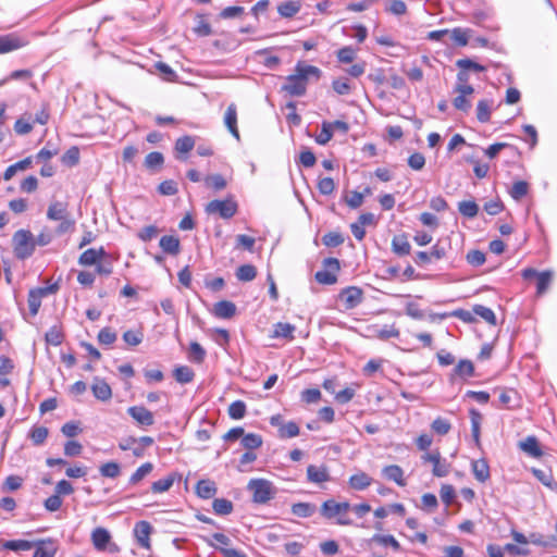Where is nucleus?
Listing matches in <instances>:
<instances>
[{
    "label": "nucleus",
    "mask_w": 557,
    "mask_h": 557,
    "mask_svg": "<svg viewBox=\"0 0 557 557\" xmlns=\"http://www.w3.org/2000/svg\"><path fill=\"white\" fill-rule=\"evenodd\" d=\"M347 308H354L362 300V292L358 287H348L342 293Z\"/></svg>",
    "instance_id": "412c9836"
},
{
    "label": "nucleus",
    "mask_w": 557,
    "mask_h": 557,
    "mask_svg": "<svg viewBox=\"0 0 557 557\" xmlns=\"http://www.w3.org/2000/svg\"><path fill=\"white\" fill-rule=\"evenodd\" d=\"M455 372L461 376H471L474 372L473 363L470 360H461L456 366Z\"/></svg>",
    "instance_id": "052dcab7"
},
{
    "label": "nucleus",
    "mask_w": 557,
    "mask_h": 557,
    "mask_svg": "<svg viewBox=\"0 0 557 557\" xmlns=\"http://www.w3.org/2000/svg\"><path fill=\"white\" fill-rule=\"evenodd\" d=\"M425 164V158L422 153L420 152H414L412 153L409 158H408V165L414 170V171H420L423 169Z\"/></svg>",
    "instance_id": "774afa93"
},
{
    "label": "nucleus",
    "mask_w": 557,
    "mask_h": 557,
    "mask_svg": "<svg viewBox=\"0 0 557 557\" xmlns=\"http://www.w3.org/2000/svg\"><path fill=\"white\" fill-rule=\"evenodd\" d=\"M449 35L456 45L465 47L469 42L471 30L457 27L454 28L453 30H449Z\"/></svg>",
    "instance_id": "7c9ffc66"
},
{
    "label": "nucleus",
    "mask_w": 557,
    "mask_h": 557,
    "mask_svg": "<svg viewBox=\"0 0 557 557\" xmlns=\"http://www.w3.org/2000/svg\"><path fill=\"white\" fill-rule=\"evenodd\" d=\"M49 431L46 426H36L30 433L29 437L35 445H41L48 437Z\"/></svg>",
    "instance_id": "3c124183"
},
{
    "label": "nucleus",
    "mask_w": 557,
    "mask_h": 557,
    "mask_svg": "<svg viewBox=\"0 0 557 557\" xmlns=\"http://www.w3.org/2000/svg\"><path fill=\"white\" fill-rule=\"evenodd\" d=\"M278 433L283 438L295 437L299 434V426L295 422L290 421L281 425Z\"/></svg>",
    "instance_id": "4d7b16f0"
},
{
    "label": "nucleus",
    "mask_w": 557,
    "mask_h": 557,
    "mask_svg": "<svg viewBox=\"0 0 557 557\" xmlns=\"http://www.w3.org/2000/svg\"><path fill=\"white\" fill-rule=\"evenodd\" d=\"M25 42L14 36H0V53H7L23 47Z\"/></svg>",
    "instance_id": "5701e85b"
},
{
    "label": "nucleus",
    "mask_w": 557,
    "mask_h": 557,
    "mask_svg": "<svg viewBox=\"0 0 557 557\" xmlns=\"http://www.w3.org/2000/svg\"><path fill=\"white\" fill-rule=\"evenodd\" d=\"M32 165V157H27L9 168L3 173V180L10 181L18 171H25Z\"/></svg>",
    "instance_id": "a878e982"
},
{
    "label": "nucleus",
    "mask_w": 557,
    "mask_h": 557,
    "mask_svg": "<svg viewBox=\"0 0 557 557\" xmlns=\"http://www.w3.org/2000/svg\"><path fill=\"white\" fill-rule=\"evenodd\" d=\"M322 242L327 247H337L343 244L344 238L339 233L330 232L323 236Z\"/></svg>",
    "instance_id": "e2e57ef3"
},
{
    "label": "nucleus",
    "mask_w": 557,
    "mask_h": 557,
    "mask_svg": "<svg viewBox=\"0 0 557 557\" xmlns=\"http://www.w3.org/2000/svg\"><path fill=\"white\" fill-rule=\"evenodd\" d=\"M518 446L522 451L531 457L540 458L543 455L539 441L535 436H528L525 440L520 441Z\"/></svg>",
    "instance_id": "ddd939ff"
},
{
    "label": "nucleus",
    "mask_w": 557,
    "mask_h": 557,
    "mask_svg": "<svg viewBox=\"0 0 557 557\" xmlns=\"http://www.w3.org/2000/svg\"><path fill=\"white\" fill-rule=\"evenodd\" d=\"M307 478L312 483H323L330 480L329 470L325 466L317 467L314 465H310L307 468Z\"/></svg>",
    "instance_id": "f3484780"
},
{
    "label": "nucleus",
    "mask_w": 557,
    "mask_h": 557,
    "mask_svg": "<svg viewBox=\"0 0 557 557\" xmlns=\"http://www.w3.org/2000/svg\"><path fill=\"white\" fill-rule=\"evenodd\" d=\"M471 466L473 475L479 482L484 483L490 479V467L485 459L473 460Z\"/></svg>",
    "instance_id": "aec40b11"
},
{
    "label": "nucleus",
    "mask_w": 557,
    "mask_h": 557,
    "mask_svg": "<svg viewBox=\"0 0 557 557\" xmlns=\"http://www.w3.org/2000/svg\"><path fill=\"white\" fill-rule=\"evenodd\" d=\"M195 140L191 136L180 137L175 143V150L180 153H187L193 150Z\"/></svg>",
    "instance_id": "49530a36"
},
{
    "label": "nucleus",
    "mask_w": 557,
    "mask_h": 557,
    "mask_svg": "<svg viewBox=\"0 0 557 557\" xmlns=\"http://www.w3.org/2000/svg\"><path fill=\"white\" fill-rule=\"evenodd\" d=\"M458 210L466 218H474L479 212V206L472 200L461 201Z\"/></svg>",
    "instance_id": "ea45409f"
},
{
    "label": "nucleus",
    "mask_w": 557,
    "mask_h": 557,
    "mask_svg": "<svg viewBox=\"0 0 557 557\" xmlns=\"http://www.w3.org/2000/svg\"><path fill=\"white\" fill-rule=\"evenodd\" d=\"M46 341L50 345L59 346L63 341V333H62L61 329L58 326H52L46 333Z\"/></svg>",
    "instance_id": "13d9d810"
},
{
    "label": "nucleus",
    "mask_w": 557,
    "mask_h": 557,
    "mask_svg": "<svg viewBox=\"0 0 557 557\" xmlns=\"http://www.w3.org/2000/svg\"><path fill=\"white\" fill-rule=\"evenodd\" d=\"M470 419H471V430H472V436L475 442V444L480 445V429H481V422H482V414L474 408L470 409Z\"/></svg>",
    "instance_id": "c85d7f7f"
},
{
    "label": "nucleus",
    "mask_w": 557,
    "mask_h": 557,
    "mask_svg": "<svg viewBox=\"0 0 557 557\" xmlns=\"http://www.w3.org/2000/svg\"><path fill=\"white\" fill-rule=\"evenodd\" d=\"M321 71L317 66L308 65L304 62H298L295 67V73L286 77V83L282 89L290 96H302L307 90L309 77L313 76L320 78Z\"/></svg>",
    "instance_id": "f257e3e1"
},
{
    "label": "nucleus",
    "mask_w": 557,
    "mask_h": 557,
    "mask_svg": "<svg viewBox=\"0 0 557 557\" xmlns=\"http://www.w3.org/2000/svg\"><path fill=\"white\" fill-rule=\"evenodd\" d=\"M135 536L138 541V543L145 547H150V540L149 536L151 534V525L147 521H139L134 529Z\"/></svg>",
    "instance_id": "dca6fc26"
},
{
    "label": "nucleus",
    "mask_w": 557,
    "mask_h": 557,
    "mask_svg": "<svg viewBox=\"0 0 557 557\" xmlns=\"http://www.w3.org/2000/svg\"><path fill=\"white\" fill-rule=\"evenodd\" d=\"M99 471H100L102 476L112 478L113 479V478H116V476L120 475L121 468H120V465L117 462L110 461V462L103 463L99 468Z\"/></svg>",
    "instance_id": "c03bdc74"
},
{
    "label": "nucleus",
    "mask_w": 557,
    "mask_h": 557,
    "mask_svg": "<svg viewBox=\"0 0 557 557\" xmlns=\"http://www.w3.org/2000/svg\"><path fill=\"white\" fill-rule=\"evenodd\" d=\"M174 377L178 383L186 384L193 381L194 371L187 366L177 367L174 370Z\"/></svg>",
    "instance_id": "c9c22d12"
},
{
    "label": "nucleus",
    "mask_w": 557,
    "mask_h": 557,
    "mask_svg": "<svg viewBox=\"0 0 557 557\" xmlns=\"http://www.w3.org/2000/svg\"><path fill=\"white\" fill-rule=\"evenodd\" d=\"M350 509V504L347 502L336 503L333 499L325 500L321 506V513L327 518L332 519L337 515H342L347 512Z\"/></svg>",
    "instance_id": "0eeeda50"
},
{
    "label": "nucleus",
    "mask_w": 557,
    "mask_h": 557,
    "mask_svg": "<svg viewBox=\"0 0 557 557\" xmlns=\"http://www.w3.org/2000/svg\"><path fill=\"white\" fill-rule=\"evenodd\" d=\"M154 67L158 70V72L163 76L165 81L174 82L176 78L175 72L163 62H157L154 64Z\"/></svg>",
    "instance_id": "0e129e2a"
},
{
    "label": "nucleus",
    "mask_w": 557,
    "mask_h": 557,
    "mask_svg": "<svg viewBox=\"0 0 557 557\" xmlns=\"http://www.w3.org/2000/svg\"><path fill=\"white\" fill-rule=\"evenodd\" d=\"M255 238L245 234H239L236 236V248H243L248 251H252L255 246Z\"/></svg>",
    "instance_id": "680f3d73"
},
{
    "label": "nucleus",
    "mask_w": 557,
    "mask_h": 557,
    "mask_svg": "<svg viewBox=\"0 0 557 557\" xmlns=\"http://www.w3.org/2000/svg\"><path fill=\"white\" fill-rule=\"evenodd\" d=\"M410 244L405 235L394 236L392 249L398 256H407L410 252Z\"/></svg>",
    "instance_id": "cd10ccee"
},
{
    "label": "nucleus",
    "mask_w": 557,
    "mask_h": 557,
    "mask_svg": "<svg viewBox=\"0 0 557 557\" xmlns=\"http://www.w3.org/2000/svg\"><path fill=\"white\" fill-rule=\"evenodd\" d=\"M242 444L247 449H256L262 445V437L255 433H249L243 436Z\"/></svg>",
    "instance_id": "8fccbe9b"
},
{
    "label": "nucleus",
    "mask_w": 557,
    "mask_h": 557,
    "mask_svg": "<svg viewBox=\"0 0 557 557\" xmlns=\"http://www.w3.org/2000/svg\"><path fill=\"white\" fill-rule=\"evenodd\" d=\"M333 136V129L330 125V122H323L321 125V133L315 137V141L319 145H326Z\"/></svg>",
    "instance_id": "5fc2aeb1"
},
{
    "label": "nucleus",
    "mask_w": 557,
    "mask_h": 557,
    "mask_svg": "<svg viewBox=\"0 0 557 557\" xmlns=\"http://www.w3.org/2000/svg\"><path fill=\"white\" fill-rule=\"evenodd\" d=\"M301 3L299 0H289L281 3L277 7V11L283 17H293L300 11Z\"/></svg>",
    "instance_id": "393cba45"
},
{
    "label": "nucleus",
    "mask_w": 557,
    "mask_h": 557,
    "mask_svg": "<svg viewBox=\"0 0 557 557\" xmlns=\"http://www.w3.org/2000/svg\"><path fill=\"white\" fill-rule=\"evenodd\" d=\"M213 313L221 319H231L236 313V306L232 301L221 300L214 305Z\"/></svg>",
    "instance_id": "6ab92c4d"
},
{
    "label": "nucleus",
    "mask_w": 557,
    "mask_h": 557,
    "mask_svg": "<svg viewBox=\"0 0 557 557\" xmlns=\"http://www.w3.org/2000/svg\"><path fill=\"white\" fill-rule=\"evenodd\" d=\"M127 413L136 421L138 425L150 426L154 423L153 413L144 406H133L127 409Z\"/></svg>",
    "instance_id": "423d86ee"
},
{
    "label": "nucleus",
    "mask_w": 557,
    "mask_h": 557,
    "mask_svg": "<svg viewBox=\"0 0 557 557\" xmlns=\"http://www.w3.org/2000/svg\"><path fill=\"white\" fill-rule=\"evenodd\" d=\"M203 181L208 187L214 190H222L227 185L225 178L221 174L208 175Z\"/></svg>",
    "instance_id": "58836bf2"
},
{
    "label": "nucleus",
    "mask_w": 557,
    "mask_h": 557,
    "mask_svg": "<svg viewBox=\"0 0 557 557\" xmlns=\"http://www.w3.org/2000/svg\"><path fill=\"white\" fill-rule=\"evenodd\" d=\"M318 189L322 195H331L335 190V183L331 177H323L318 182Z\"/></svg>",
    "instance_id": "338daca9"
},
{
    "label": "nucleus",
    "mask_w": 557,
    "mask_h": 557,
    "mask_svg": "<svg viewBox=\"0 0 557 557\" xmlns=\"http://www.w3.org/2000/svg\"><path fill=\"white\" fill-rule=\"evenodd\" d=\"M473 312L480 318H482L484 321H486L488 324L496 325V315L492 309L482 305H476L473 307Z\"/></svg>",
    "instance_id": "4c0bfd02"
},
{
    "label": "nucleus",
    "mask_w": 557,
    "mask_h": 557,
    "mask_svg": "<svg viewBox=\"0 0 557 557\" xmlns=\"http://www.w3.org/2000/svg\"><path fill=\"white\" fill-rule=\"evenodd\" d=\"M174 481H175V474L174 473L169 474L166 478H163L161 480L153 482L151 485V491L153 493H164L172 487Z\"/></svg>",
    "instance_id": "72a5a7b5"
},
{
    "label": "nucleus",
    "mask_w": 557,
    "mask_h": 557,
    "mask_svg": "<svg viewBox=\"0 0 557 557\" xmlns=\"http://www.w3.org/2000/svg\"><path fill=\"white\" fill-rule=\"evenodd\" d=\"M295 326L289 323L278 322L274 325L273 337H284L287 339L294 338Z\"/></svg>",
    "instance_id": "2f4dec72"
},
{
    "label": "nucleus",
    "mask_w": 557,
    "mask_h": 557,
    "mask_svg": "<svg viewBox=\"0 0 557 557\" xmlns=\"http://www.w3.org/2000/svg\"><path fill=\"white\" fill-rule=\"evenodd\" d=\"M206 357V350L197 342H191L189 345L188 358L193 362L201 363Z\"/></svg>",
    "instance_id": "a19ab883"
},
{
    "label": "nucleus",
    "mask_w": 557,
    "mask_h": 557,
    "mask_svg": "<svg viewBox=\"0 0 557 557\" xmlns=\"http://www.w3.org/2000/svg\"><path fill=\"white\" fill-rule=\"evenodd\" d=\"M13 251L17 259L29 258L35 251V238L27 230H18L12 237Z\"/></svg>",
    "instance_id": "7ed1b4c3"
},
{
    "label": "nucleus",
    "mask_w": 557,
    "mask_h": 557,
    "mask_svg": "<svg viewBox=\"0 0 557 557\" xmlns=\"http://www.w3.org/2000/svg\"><path fill=\"white\" fill-rule=\"evenodd\" d=\"M224 124L230 133L239 140V132L237 128V110L234 103L230 104L225 111Z\"/></svg>",
    "instance_id": "4468645a"
},
{
    "label": "nucleus",
    "mask_w": 557,
    "mask_h": 557,
    "mask_svg": "<svg viewBox=\"0 0 557 557\" xmlns=\"http://www.w3.org/2000/svg\"><path fill=\"white\" fill-rule=\"evenodd\" d=\"M382 473L388 481L395 482L399 486H405L404 470L397 465H389L383 468Z\"/></svg>",
    "instance_id": "a211bd4d"
},
{
    "label": "nucleus",
    "mask_w": 557,
    "mask_h": 557,
    "mask_svg": "<svg viewBox=\"0 0 557 557\" xmlns=\"http://www.w3.org/2000/svg\"><path fill=\"white\" fill-rule=\"evenodd\" d=\"M431 429L438 435H446L450 431L451 424L448 420L438 417L432 422Z\"/></svg>",
    "instance_id": "09e8293b"
},
{
    "label": "nucleus",
    "mask_w": 557,
    "mask_h": 557,
    "mask_svg": "<svg viewBox=\"0 0 557 557\" xmlns=\"http://www.w3.org/2000/svg\"><path fill=\"white\" fill-rule=\"evenodd\" d=\"M455 91L458 96L454 99L453 104L457 110L468 112L471 108V102L468 99V96H471L474 92L472 86H462L461 88H455Z\"/></svg>",
    "instance_id": "6e6552de"
},
{
    "label": "nucleus",
    "mask_w": 557,
    "mask_h": 557,
    "mask_svg": "<svg viewBox=\"0 0 557 557\" xmlns=\"http://www.w3.org/2000/svg\"><path fill=\"white\" fill-rule=\"evenodd\" d=\"M104 256L106 250L103 247H100L99 249L89 248L79 256L78 263L84 267L95 265Z\"/></svg>",
    "instance_id": "9b49d317"
},
{
    "label": "nucleus",
    "mask_w": 557,
    "mask_h": 557,
    "mask_svg": "<svg viewBox=\"0 0 557 557\" xmlns=\"http://www.w3.org/2000/svg\"><path fill=\"white\" fill-rule=\"evenodd\" d=\"M247 490L252 495V502L256 504H267L276 494L273 483L267 479H251L247 484Z\"/></svg>",
    "instance_id": "f03ea898"
},
{
    "label": "nucleus",
    "mask_w": 557,
    "mask_h": 557,
    "mask_svg": "<svg viewBox=\"0 0 557 557\" xmlns=\"http://www.w3.org/2000/svg\"><path fill=\"white\" fill-rule=\"evenodd\" d=\"M42 293L36 288L32 289L28 294V308L33 315L38 313V310L41 306Z\"/></svg>",
    "instance_id": "473e14b6"
},
{
    "label": "nucleus",
    "mask_w": 557,
    "mask_h": 557,
    "mask_svg": "<svg viewBox=\"0 0 557 557\" xmlns=\"http://www.w3.org/2000/svg\"><path fill=\"white\" fill-rule=\"evenodd\" d=\"M212 508L216 515L225 516L233 511V504L225 498H216L213 500Z\"/></svg>",
    "instance_id": "e433bc0d"
},
{
    "label": "nucleus",
    "mask_w": 557,
    "mask_h": 557,
    "mask_svg": "<svg viewBox=\"0 0 557 557\" xmlns=\"http://www.w3.org/2000/svg\"><path fill=\"white\" fill-rule=\"evenodd\" d=\"M492 101L480 100L476 106V119L481 123H487L491 120Z\"/></svg>",
    "instance_id": "c756f323"
},
{
    "label": "nucleus",
    "mask_w": 557,
    "mask_h": 557,
    "mask_svg": "<svg viewBox=\"0 0 557 557\" xmlns=\"http://www.w3.org/2000/svg\"><path fill=\"white\" fill-rule=\"evenodd\" d=\"M257 275V270L251 264H243L236 271V277L242 282H250Z\"/></svg>",
    "instance_id": "f704fd0d"
},
{
    "label": "nucleus",
    "mask_w": 557,
    "mask_h": 557,
    "mask_svg": "<svg viewBox=\"0 0 557 557\" xmlns=\"http://www.w3.org/2000/svg\"><path fill=\"white\" fill-rule=\"evenodd\" d=\"M143 333L140 331H126L123 334V339L131 346H137L143 342Z\"/></svg>",
    "instance_id": "69168bd1"
},
{
    "label": "nucleus",
    "mask_w": 557,
    "mask_h": 557,
    "mask_svg": "<svg viewBox=\"0 0 557 557\" xmlns=\"http://www.w3.org/2000/svg\"><path fill=\"white\" fill-rule=\"evenodd\" d=\"M163 162H164L163 154L158 151L150 152L145 158V166L147 169L159 168L163 164Z\"/></svg>",
    "instance_id": "864d4df0"
},
{
    "label": "nucleus",
    "mask_w": 557,
    "mask_h": 557,
    "mask_svg": "<svg viewBox=\"0 0 557 557\" xmlns=\"http://www.w3.org/2000/svg\"><path fill=\"white\" fill-rule=\"evenodd\" d=\"M372 479L364 472H359L350 476L349 485L357 491L366 490L371 485Z\"/></svg>",
    "instance_id": "bb28decb"
},
{
    "label": "nucleus",
    "mask_w": 557,
    "mask_h": 557,
    "mask_svg": "<svg viewBox=\"0 0 557 557\" xmlns=\"http://www.w3.org/2000/svg\"><path fill=\"white\" fill-rule=\"evenodd\" d=\"M292 512L297 517L307 518L314 512V506L309 503H297L292 506Z\"/></svg>",
    "instance_id": "37998d69"
},
{
    "label": "nucleus",
    "mask_w": 557,
    "mask_h": 557,
    "mask_svg": "<svg viewBox=\"0 0 557 557\" xmlns=\"http://www.w3.org/2000/svg\"><path fill=\"white\" fill-rule=\"evenodd\" d=\"M111 541L109 531L104 528H96L91 532V542L97 550H104Z\"/></svg>",
    "instance_id": "2eb2a0df"
},
{
    "label": "nucleus",
    "mask_w": 557,
    "mask_h": 557,
    "mask_svg": "<svg viewBox=\"0 0 557 557\" xmlns=\"http://www.w3.org/2000/svg\"><path fill=\"white\" fill-rule=\"evenodd\" d=\"M552 280H553V272L552 271H544V272H541L539 275H537V284H536V287H537V294L539 295H542L544 294L550 283H552Z\"/></svg>",
    "instance_id": "79ce46f5"
},
{
    "label": "nucleus",
    "mask_w": 557,
    "mask_h": 557,
    "mask_svg": "<svg viewBox=\"0 0 557 557\" xmlns=\"http://www.w3.org/2000/svg\"><path fill=\"white\" fill-rule=\"evenodd\" d=\"M196 493L199 497L208 499L216 494V486L210 480H200L196 485Z\"/></svg>",
    "instance_id": "4be33fe9"
},
{
    "label": "nucleus",
    "mask_w": 557,
    "mask_h": 557,
    "mask_svg": "<svg viewBox=\"0 0 557 557\" xmlns=\"http://www.w3.org/2000/svg\"><path fill=\"white\" fill-rule=\"evenodd\" d=\"M424 463L432 465V473L434 476L444 478L450 471V463L443 459L438 450L426 451L421 456Z\"/></svg>",
    "instance_id": "39448f33"
},
{
    "label": "nucleus",
    "mask_w": 557,
    "mask_h": 557,
    "mask_svg": "<svg viewBox=\"0 0 557 557\" xmlns=\"http://www.w3.org/2000/svg\"><path fill=\"white\" fill-rule=\"evenodd\" d=\"M32 547H34L33 542L25 541V540H13V541H7L3 543V548L10 549V550H28Z\"/></svg>",
    "instance_id": "a18cd8bd"
},
{
    "label": "nucleus",
    "mask_w": 557,
    "mask_h": 557,
    "mask_svg": "<svg viewBox=\"0 0 557 557\" xmlns=\"http://www.w3.org/2000/svg\"><path fill=\"white\" fill-rule=\"evenodd\" d=\"M153 469L151 462H146L141 465L131 476L129 482L132 484H137L140 482L146 475H148Z\"/></svg>",
    "instance_id": "de8ad7c7"
},
{
    "label": "nucleus",
    "mask_w": 557,
    "mask_h": 557,
    "mask_svg": "<svg viewBox=\"0 0 557 557\" xmlns=\"http://www.w3.org/2000/svg\"><path fill=\"white\" fill-rule=\"evenodd\" d=\"M91 391L94 396L101 401H107L112 397V389L110 385L100 377L94 379Z\"/></svg>",
    "instance_id": "9d476101"
},
{
    "label": "nucleus",
    "mask_w": 557,
    "mask_h": 557,
    "mask_svg": "<svg viewBox=\"0 0 557 557\" xmlns=\"http://www.w3.org/2000/svg\"><path fill=\"white\" fill-rule=\"evenodd\" d=\"M98 341L100 344L111 345L116 341V333L110 327H103L98 333Z\"/></svg>",
    "instance_id": "bf43d9fd"
},
{
    "label": "nucleus",
    "mask_w": 557,
    "mask_h": 557,
    "mask_svg": "<svg viewBox=\"0 0 557 557\" xmlns=\"http://www.w3.org/2000/svg\"><path fill=\"white\" fill-rule=\"evenodd\" d=\"M160 247L164 252L175 256L180 252V239L171 235L162 236Z\"/></svg>",
    "instance_id": "b1692460"
},
{
    "label": "nucleus",
    "mask_w": 557,
    "mask_h": 557,
    "mask_svg": "<svg viewBox=\"0 0 557 557\" xmlns=\"http://www.w3.org/2000/svg\"><path fill=\"white\" fill-rule=\"evenodd\" d=\"M246 413V405L242 400L232 403L228 407V414L232 419L238 420L244 418Z\"/></svg>",
    "instance_id": "603ef678"
},
{
    "label": "nucleus",
    "mask_w": 557,
    "mask_h": 557,
    "mask_svg": "<svg viewBox=\"0 0 557 557\" xmlns=\"http://www.w3.org/2000/svg\"><path fill=\"white\" fill-rule=\"evenodd\" d=\"M70 215L67 203L62 201L51 202L47 210V218L52 221L65 220Z\"/></svg>",
    "instance_id": "f8f14e48"
},
{
    "label": "nucleus",
    "mask_w": 557,
    "mask_h": 557,
    "mask_svg": "<svg viewBox=\"0 0 557 557\" xmlns=\"http://www.w3.org/2000/svg\"><path fill=\"white\" fill-rule=\"evenodd\" d=\"M206 212L208 214H219L222 219H231L237 212V203L231 198L215 199L207 203Z\"/></svg>",
    "instance_id": "20e7f679"
},
{
    "label": "nucleus",
    "mask_w": 557,
    "mask_h": 557,
    "mask_svg": "<svg viewBox=\"0 0 557 557\" xmlns=\"http://www.w3.org/2000/svg\"><path fill=\"white\" fill-rule=\"evenodd\" d=\"M528 190H529L528 183L524 181H518V182L513 183L511 190H510V196L513 199L519 200L528 194Z\"/></svg>",
    "instance_id": "6e6d98bb"
},
{
    "label": "nucleus",
    "mask_w": 557,
    "mask_h": 557,
    "mask_svg": "<svg viewBox=\"0 0 557 557\" xmlns=\"http://www.w3.org/2000/svg\"><path fill=\"white\" fill-rule=\"evenodd\" d=\"M36 547L33 557H54L58 550L57 543L51 540H40L33 543Z\"/></svg>",
    "instance_id": "1a4fd4ad"
}]
</instances>
